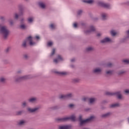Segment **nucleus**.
I'll return each instance as SVG.
<instances>
[{
    "instance_id": "1",
    "label": "nucleus",
    "mask_w": 129,
    "mask_h": 129,
    "mask_svg": "<svg viewBox=\"0 0 129 129\" xmlns=\"http://www.w3.org/2000/svg\"><path fill=\"white\" fill-rule=\"evenodd\" d=\"M76 119V116L75 114L72 115L71 116H67L62 118H58L57 119V121H68V120H71L72 121H75Z\"/></svg>"
},
{
    "instance_id": "2",
    "label": "nucleus",
    "mask_w": 129,
    "mask_h": 129,
    "mask_svg": "<svg viewBox=\"0 0 129 129\" xmlns=\"http://www.w3.org/2000/svg\"><path fill=\"white\" fill-rule=\"evenodd\" d=\"M0 33L2 34L4 38L6 39L10 34V31L6 26H2L0 25Z\"/></svg>"
},
{
    "instance_id": "3",
    "label": "nucleus",
    "mask_w": 129,
    "mask_h": 129,
    "mask_svg": "<svg viewBox=\"0 0 129 129\" xmlns=\"http://www.w3.org/2000/svg\"><path fill=\"white\" fill-rule=\"evenodd\" d=\"M106 95H109L112 96V95H116L118 99H121L122 98V95H121V91H117L115 93H111L110 92H107L106 93Z\"/></svg>"
},
{
    "instance_id": "4",
    "label": "nucleus",
    "mask_w": 129,
    "mask_h": 129,
    "mask_svg": "<svg viewBox=\"0 0 129 129\" xmlns=\"http://www.w3.org/2000/svg\"><path fill=\"white\" fill-rule=\"evenodd\" d=\"M74 97V95L71 93H68L66 95H60L59 96V99H72Z\"/></svg>"
},
{
    "instance_id": "5",
    "label": "nucleus",
    "mask_w": 129,
    "mask_h": 129,
    "mask_svg": "<svg viewBox=\"0 0 129 129\" xmlns=\"http://www.w3.org/2000/svg\"><path fill=\"white\" fill-rule=\"evenodd\" d=\"M28 41H29V44L30 46H34V45H35L36 43L33 42V38L31 36H29L26 40H25L22 44V46L23 47H26L27 46V42Z\"/></svg>"
},
{
    "instance_id": "6",
    "label": "nucleus",
    "mask_w": 129,
    "mask_h": 129,
    "mask_svg": "<svg viewBox=\"0 0 129 129\" xmlns=\"http://www.w3.org/2000/svg\"><path fill=\"white\" fill-rule=\"evenodd\" d=\"M94 118V116H91L88 118L85 119V120H82L80 122V125H83V124H85L86 123H87L88 122H89L90 121H91L92 119Z\"/></svg>"
},
{
    "instance_id": "7",
    "label": "nucleus",
    "mask_w": 129,
    "mask_h": 129,
    "mask_svg": "<svg viewBox=\"0 0 129 129\" xmlns=\"http://www.w3.org/2000/svg\"><path fill=\"white\" fill-rule=\"evenodd\" d=\"M111 115V112H108L106 113L103 114L101 115L102 118H107V117H109Z\"/></svg>"
},
{
    "instance_id": "8",
    "label": "nucleus",
    "mask_w": 129,
    "mask_h": 129,
    "mask_svg": "<svg viewBox=\"0 0 129 129\" xmlns=\"http://www.w3.org/2000/svg\"><path fill=\"white\" fill-rule=\"evenodd\" d=\"M38 109H39V108H28L27 111L28 112H30V113H33V112H36V111H37Z\"/></svg>"
},
{
    "instance_id": "9",
    "label": "nucleus",
    "mask_w": 129,
    "mask_h": 129,
    "mask_svg": "<svg viewBox=\"0 0 129 129\" xmlns=\"http://www.w3.org/2000/svg\"><path fill=\"white\" fill-rule=\"evenodd\" d=\"M99 5L101 7H103V8H105L106 9H109V8H110V5H109V4L103 3L102 2L100 3Z\"/></svg>"
},
{
    "instance_id": "10",
    "label": "nucleus",
    "mask_w": 129,
    "mask_h": 129,
    "mask_svg": "<svg viewBox=\"0 0 129 129\" xmlns=\"http://www.w3.org/2000/svg\"><path fill=\"white\" fill-rule=\"evenodd\" d=\"M59 109V106H58L57 105H55V106H53L52 107H50L49 108H48V110L51 111L52 110H56V109Z\"/></svg>"
},
{
    "instance_id": "11",
    "label": "nucleus",
    "mask_w": 129,
    "mask_h": 129,
    "mask_svg": "<svg viewBox=\"0 0 129 129\" xmlns=\"http://www.w3.org/2000/svg\"><path fill=\"white\" fill-rule=\"evenodd\" d=\"M62 60H63V58H62V57H61V56H60V55H58L57 58L53 60V62H54V63H57L58 62H59L60 61H62Z\"/></svg>"
},
{
    "instance_id": "12",
    "label": "nucleus",
    "mask_w": 129,
    "mask_h": 129,
    "mask_svg": "<svg viewBox=\"0 0 129 129\" xmlns=\"http://www.w3.org/2000/svg\"><path fill=\"white\" fill-rule=\"evenodd\" d=\"M37 97H32L28 99V101L31 103H34V102H36V101H37Z\"/></svg>"
},
{
    "instance_id": "13",
    "label": "nucleus",
    "mask_w": 129,
    "mask_h": 129,
    "mask_svg": "<svg viewBox=\"0 0 129 129\" xmlns=\"http://www.w3.org/2000/svg\"><path fill=\"white\" fill-rule=\"evenodd\" d=\"M27 123V121L25 120H20L18 122V125H25L26 123Z\"/></svg>"
},
{
    "instance_id": "14",
    "label": "nucleus",
    "mask_w": 129,
    "mask_h": 129,
    "mask_svg": "<svg viewBox=\"0 0 129 129\" xmlns=\"http://www.w3.org/2000/svg\"><path fill=\"white\" fill-rule=\"evenodd\" d=\"M70 127L68 125H64L59 126L58 129H69Z\"/></svg>"
},
{
    "instance_id": "15",
    "label": "nucleus",
    "mask_w": 129,
    "mask_h": 129,
    "mask_svg": "<svg viewBox=\"0 0 129 129\" xmlns=\"http://www.w3.org/2000/svg\"><path fill=\"white\" fill-rule=\"evenodd\" d=\"M90 29V30L85 32L86 34H89V33L94 32V31H95V28H94L93 26H91Z\"/></svg>"
},
{
    "instance_id": "16",
    "label": "nucleus",
    "mask_w": 129,
    "mask_h": 129,
    "mask_svg": "<svg viewBox=\"0 0 129 129\" xmlns=\"http://www.w3.org/2000/svg\"><path fill=\"white\" fill-rule=\"evenodd\" d=\"M101 43H107V42H111V40L108 37L105 38L104 39L101 41Z\"/></svg>"
},
{
    "instance_id": "17",
    "label": "nucleus",
    "mask_w": 129,
    "mask_h": 129,
    "mask_svg": "<svg viewBox=\"0 0 129 129\" xmlns=\"http://www.w3.org/2000/svg\"><path fill=\"white\" fill-rule=\"evenodd\" d=\"M96 100L97 99L95 98H90L89 99V103H91V104H92L94 102H95Z\"/></svg>"
},
{
    "instance_id": "18",
    "label": "nucleus",
    "mask_w": 129,
    "mask_h": 129,
    "mask_svg": "<svg viewBox=\"0 0 129 129\" xmlns=\"http://www.w3.org/2000/svg\"><path fill=\"white\" fill-rule=\"evenodd\" d=\"M120 106V104L118 103L112 104L110 105V107L114 108V107H119Z\"/></svg>"
},
{
    "instance_id": "19",
    "label": "nucleus",
    "mask_w": 129,
    "mask_h": 129,
    "mask_svg": "<svg viewBox=\"0 0 129 129\" xmlns=\"http://www.w3.org/2000/svg\"><path fill=\"white\" fill-rule=\"evenodd\" d=\"M55 73H56V74H58V75H66L67 73L66 72H55Z\"/></svg>"
},
{
    "instance_id": "20",
    "label": "nucleus",
    "mask_w": 129,
    "mask_h": 129,
    "mask_svg": "<svg viewBox=\"0 0 129 129\" xmlns=\"http://www.w3.org/2000/svg\"><path fill=\"white\" fill-rule=\"evenodd\" d=\"M94 2L93 0H84V3H86L87 4H92Z\"/></svg>"
},
{
    "instance_id": "21",
    "label": "nucleus",
    "mask_w": 129,
    "mask_h": 129,
    "mask_svg": "<svg viewBox=\"0 0 129 129\" xmlns=\"http://www.w3.org/2000/svg\"><path fill=\"white\" fill-rule=\"evenodd\" d=\"M101 72V70L100 69H96L94 70V73H99V72Z\"/></svg>"
},
{
    "instance_id": "22",
    "label": "nucleus",
    "mask_w": 129,
    "mask_h": 129,
    "mask_svg": "<svg viewBox=\"0 0 129 129\" xmlns=\"http://www.w3.org/2000/svg\"><path fill=\"white\" fill-rule=\"evenodd\" d=\"M23 113H24V111L21 110L17 112L16 114L17 115H21Z\"/></svg>"
},
{
    "instance_id": "23",
    "label": "nucleus",
    "mask_w": 129,
    "mask_h": 129,
    "mask_svg": "<svg viewBox=\"0 0 129 129\" xmlns=\"http://www.w3.org/2000/svg\"><path fill=\"white\" fill-rule=\"evenodd\" d=\"M39 5L40 8H42V9H45V4H44V3H40Z\"/></svg>"
},
{
    "instance_id": "24",
    "label": "nucleus",
    "mask_w": 129,
    "mask_h": 129,
    "mask_svg": "<svg viewBox=\"0 0 129 129\" xmlns=\"http://www.w3.org/2000/svg\"><path fill=\"white\" fill-rule=\"evenodd\" d=\"M107 15H106V14H105V13H103L102 14V19L103 20H105V19H106V17H107Z\"/></svg>"
},
{
    "instance_id": "25",
    "label": "nucleus",
    "mask_w": 129,
    "mask_h": 129,
    "mask_svg": "<svg viewBox=\"0 0 129 129\" xmlns=\"http://www.w3.org/2000/svg\"><path fill=\"white\" fill-rule=\"evenodd\" d=\"M8 80V79L7 78H5L4 77H2L0 78V81H6Z\"/></svg>"
},
{
    "instance_id": "26",
    "label": "nucleus",
    "mask_w": 129,
    "mask_h": 129,
    "mask_svg": "<svg viewBox=\"0 0 129 129\" xmlns=\"http://www.w3.org/2000/svg\"><path fill=\"white\" fill-rule=\"evenodd\" d=\"M50 28H51V29H52V30H54V29H55V28H56V25L51 24L50 25Z\"/></svg>"
},
{
    "instance_id": "27",
    "label": "nucleus",
    "mask_w": 129,
    "mask_h": 129,
    "mask_svg": "<svg viewBox=\"0 0 129 129\" xmlns=\"http://www.w3.org/2000/svg\"><path fill=\"white\" fill-rule=\"evenodd\" d=\"M20 28L21 29H22V30H25V29H26L27 28V26H26V25L23 24V25H21L20 26Z\"/></svg>"
},
{
    "instance_id": "28",
    "label": "nucleus",
    "mask_w": 129,
    "mask_h": 129,
    "mask_svg": "<svg viewBox=\"0 0 129 129\" xmlns=\"http://www.w3.org/2000/svg\"><path fill=\"white\" fill-rule=\"evenodd\" d=\"M27 102L24 101L22 103V106H23V107H26V106H27Z\"/></svg>"
},
{
    "instance_id": "29",
    "label": "nucleus",
    "mask_w": 129,
    "mask_h": 129,
    "mask_svg": "<svg viewBox=\"0 0 129 129\" xmlns=\"http://www.w3.org/2000/svg\"><path fill=\"white\" fill-rule=\"evenodd\" d=\"M116 34V33L114 30H112L111 31V35H112V36H115Z\"/></svg>"
},
{
    "instance_id": "30",
    "label": "nucleus",
    "mask_w": 129,
    "mask_h": 129,
    "mask_svg": "<svg viewBox=\"0 0 129 129\" xmlns=\"http://www.w3.org/2000/svg\"><path fill=\"white\" fill-rule=\"evenodd\" d=\"M123 62L125 64H129V59H123Z\"/></svg>"
},
{
    "instance_id": "31",
    "label": "nucleus",
    "mask_w": 129,
    "mask_h": 129,
    "mask_svg": "<svg viewBox=\"0 0 129 129\" xmlns=\"http://www.w3.org/2000/svg\"><path fill=\"white\" fill-rule=\"evenodd\" d=\"M28 21L29 23H32V22H33V21H34V19L33 18H28Z\"/></svg>"
},
{
    "instance_id": "32",
    "label": "nucleus",
    "mask_w": 129,
    "mask_h": 129,
    "mask_svg": "<svg viewBox=\"0 0 129 129\" xmlns=\"http://www.w3.org/2000/svg\"><path fill=\"white\" fill-rule=\"evenodd\" d=\"M55 50L54 48L52 49L50 56H53V55H54V54H55Z\"/></svg>"
},
{
    "instance_id": "33",
    "label": "nucleus",
    "mask_w": 129,
    "mask_h": 129,
    "mask_svg": "<svg viewBox=\"0 0 129 129\" xmlns=\"http://www.w3.org/2000/svg\"><path fill=\"white\" fill-rule=\"evenodd\" d=\"M53 45V42L50 41L47 43V46H52Z\"/></svg>"
},
{
    "instance_id": "34",
    "label": "nucleus",
    "mask_w": 129,
    "mask_h": 129,
    "mask_svg": "<svg viewBox=\"0 0 129 129\" xmlns=\"http://www.w3.org/2000/svg\"><path fill=\"white\" fill-rule=\"evenodd\" d=\"M124 92L125 94H129V90H125L124 91Z\"/></svg>"
},
{
    "instance_id": "35",
    "label": "nucleus",
    "mask_w": 129,
    "mask_h": 129,
    "mask_svg": "<svg viewBox=\"0 0 129 129\" xmlns=\"http://www.w3.org/2000/svg\"><path fill=\"white\" fill-rule=\"evenodd\" d=\"M107 74H112V71H108L106 72Z\"/></svg>"
},
{
    "instance_id": "36",
    "label": "nucleus",
    "mask_w": 129,
    "mask_h": 129,
    "mask_svg": "<svg viewBox=\"0 0 129 129\" xmlns=\"http://www.w3.org/2000/svg\"><path fill=\"white\" fill-rule=\"evenodd\" d=\"M93 49L92 47H88L86 50L87 51H92V50Z\"/></svg>"
},
{
    "instance_id": "37",
    "label": "nucleus",
    "mask_w": 129,
    "mask_h": 129,
    "mask_svg": "<svg viewBox=\"0 0 129 129\" xmlns=\"http://www.w3.org/2000/svg\"><path fill=\"white\" fill-rule=\"evenodd\" d=\"M74 106V104H71L69 105V107H70V108H72V107H73Z\"/></svg>"
},
{
    "instance_id": "38",
    "label": "nucleus",
    "mask_w": 129,
    "mask_h": 129,
    "mask_svg": "<svg viewBox=\"0 0 129 129\" xmlns=\"http://www.w3.org/2000/svg\"><path fill=\"white\" fill-rule=\"evenodd\" d=\"M79 119L80 121H81V120H82V116L81 115H80L79 116Z\"/></svg>"
},
{
    "instance_id": "39",
    "label": "nucleus",
    "mask_w": 129,
    "mask_h": 129,
    "mask_svg": "<svg viewBox=\"0 0 129 129\" xmlns=\"http://www.w3.org/2000/svg\"><path fill=\"white\" fill-rule=\"evenodd\" d=\"M82 101H86V100H87V98L84 97L82 99Z\"/></svg>"
},
{
    "instance_id": "40",
    "label": "nucleus",
    "mask_w": 129,
    "mask_h": 129,
    "mask_svg": "<svg viewBox=\"0 0 129 129\" xmlns=\"http://www.w3.org/2000/svg\"><path fill=\"white\" fill-rule=\"evenodd\" d=\"M124 73H125V71H121L119 72V74H123Z\"/></svg>"
},
{
    "instance_id": "41",
    "label": "nucleus",
    "mask_w": 129,
    "mask_h": 129,
    "mask_svg": "<svg viewBox=\"0 0 129 129\" xmlns=\"http://www.w3.org/2000/svg\"><path fill=\"white\" fill-rule=\"evenodd\" d=\"M111 66H112V64L111 63H108L107 64L108 67H111Z\"/></svg>"
},
{
    "instance_id": "42",
    "label": "nucleus",
    "mask_w": 129,
    "mask_h": 129,
    "mask_svg": "<svg viewBox=\"0 0 129 129\" xmlns=\"http://www.w3.org/2000/svg\"><path fill=\"white\" fill-rule=\"evenodd\" d=\"M82 13V11L80 10L78 12V15H80Z\"/></svg>"
},
{
    "instance_id": "43",
    "label": "nucleus",
    "mask_w": 129,
    "mask_h": 129,
    "mask_svg": "<svg viewBox=\"0 0 129 129\" xmlns=\"http://www.w3.org/2000/svg\"><path fill=\"white\" fill-rule=\"evenodd\" d=\"M74 28H77V23L74 24Z\"/></svg>"
},
{
    "instance_id": "44",
    "label": "nucleus",
    "mask_w": 129,
    "mask_h": 129,
    "mask_svg": "<svg viewBox=\"0 0 129 129\" xmlns=\"http://www.w3.org/2000/svg\"><path fill=\"white\" fill-rule=\"evenodd\" d=\"M15 18L16 19H18V18H19V15L17 14H15Z\"/></svg>"
},
{
    "instance_id": "45",
    "label": "nucleus",
    "mask_w": 129,
    "mask_h": 129,
    "mask_svg": "<svg viewBox=\"0 0 129 129\" xmlns=\"http://www.w3.org/2000/svg\"><path fill=\"white\" fill-rule=\"evenodd\" d=\"M97 37H100V36H101V34H100V33H98V34H97Z\"/></svg>"
},
{
    "instance_id": "46",
    "label": "nucleus",
    "mask_w": 129,
    "mask_h": 129,
    "mask_svg": "<svg viewBox=\"0 0 129 129\" xmlns=\"http://www.w3.org/2000/svg\"><path fill=\"white\" fill-rule=\"evenodd\" d=\"M36 39H37V40H38V39H40V37L39 36H36L35 37Z\"/></svg>"
},
{
    "instance_id": "47",
    "label": "nucleus",
    "mask_w": 129,
    "mask_h": 129,
    "mask_svg": "<svg viewBox=\"0 0 129 129\" xmlns=\"http://www.w3.org/2000/svg\"><path fill=\"white\" fill-rule=\"evenodd\" d=\"M127 35L128 38H129V30L127 31Z\"/></svg>"
},
{
    "instance_id": "48",
    "label": "nucleus",
    "mask_w": 129,
    "mask_h": 129,
    "mask_svg": "<svg viewBox=\"0 0 129 129\" xmlns=\"http://www.w3.org/2000/svg\"><path fill=\"white\" fill-rule=\"evenodd\" d=\"M75 61V58L71 59V62H74Z\"/></svg>"
},
{
    "instance_id": "49",
    "label": "nucleus",
    "mask_w": 129,
    "mask_h": 129,
    "mask_svg": "<svg viewBox=\"0 0 129 129\" xmlns=\"http://www.w3.org/2000/svg\"><path fill=\"white\" fill-rule=\"evenodd\" d=\"M9 50H10V48H8L6 49V51H7V52H9Z\"/></svg>"
},
{
    "instance_id": "50",
    "label": "nucleus",
    "mask_w": 129,
    "mask_h": 129,
    "mask_svg": "<svg viewBox=\"0 0 129 129\" xmlns=\"http://www.w3.org/2000/svg\"><path fill=\"white\" fill-rule=\"evenodd\" d=\"M24 57L27 59L28 58V55H24Z\"/></svg>"
},
{
    "instance_id": "51",
    "label": "nucleus",
    "mask_w": 129,
    "mask_h": 129,
    "mask_svg": "<svg viewBox=\"0 0 129 129\" xmlns=\"http://www.w3.org/2000/svg\"><path fill=\"white\" fill-rule=\"evenodd\" d=\"M127 121H128V122L129 123V117L127 118Z\"/></svg>"
},
{
    "instance_id": "52",
    "label": "nucleus",
    "mask_w": 129,
    "mask_h": 129,
    "mask_svg": "<svg viewBox=\"0 0 129 129\" xmlns=\"http://www.w3.org/2000/svg\"><path fill=\"white\" fill-rule=\"evenodd\" d=\"M10 24H11V25H13V22H10Z\"/></svg>"
},
{
    "instance_id": "53",
    "label": "nucleus",
    "mask_w": 129,
    "mask_h": 129,
    "mask_svg": "<svg viewBox=\"0 0 129 129\" xmlns=\"http://www.w3.org/2000/svg\"><path fill=\"white\" fill-rule=\"evenodd\" d=\"M1 20H3L4 19V17H1Z\"/></svg>"
},
{
    "instance_id": "54",
    "label": "nucleus",
    "mask_w": 129,
    "mask_h": 129,
    "mask_svg": "<svg viewBox=\"0 0 129 129\" xmlns=\"http://www.w3.org/2000/svg\"><path fill=\"white\" fill-rule=\"evenodd\" d=\"M22 78L26 79V78H25V77H23Z\"/></svg>"
}]
</instances>
